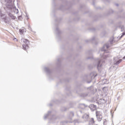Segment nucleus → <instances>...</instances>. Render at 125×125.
I'll list each match as a JSON object with an SVG mask.
<instances>
[{
    "label": "nucleus",
    "mask_w": 125,
    "mask_h": 125,
    "mask_svg": "<svg viewBox=\"0 0 125 125\" xmlns=\"http://www.w3.org/2000/svg\"><path fill=\"white\" fill-rule=\"evenodd\" d=\"M21 42H24V43L22 44V47L23 48V49H24V50H26V49H28V48H29V46H28V44H29V41H28V40L27 39H21Z\"/></svg>",
    "instance_id": "nucleus-1"
},
{
    "label": "nucleus",
    "mask_w": 125,
    "mask_h": 125,
    "mask_svg": "<svg viewBox=\"0 0 125 125\" xmlns=\"http://www.w3.org/2000/svg\"><path fill=\"white\" fill-rule=\"evenodd\" d=\"M110 47V46L108 44H106L104 45L103 47L101 49V51H107V49H108Z\"/></svg>",
    "instance_id": "nucleus-2"
},
{
    "label": "nucleus",
    "mask_w": 125,
    "mask_h": 125,
    "mask_svg": "<svg viewBox=\"0 0 125 125\" xmlns=\"http://www.w3.org/2000/svg\"><path fill=\"white\" fill-rule=\"evenodd\" d=\"M114 60L115 61V65H118V64H120V63H121V62H122V59H120V60H118V58H115Z\"/></svg>",
    "instance_id": "nucleus-3"
},
{
    "label": "nucleus",
    "mask_w": 125,
    "mask_h": 125,
    "mask_svg": "<svg viewBox=\"0 0 125 125\" xmlns=\"http://www.w3.org/2000/svg\"><path fill=\"white\" fill-rule=\"evenodd\" d=\"M103 66V62L102 61H100L97 64V68L99 70V68H101Z\"/></svg>",
    "instance_id": "nucleus-4"
},
{
    "label": "nucleus",
    "mask_w": 125,
    "mask_h": 125,
    "mask_svg": "<svg viewBox=\"0 0 125 125\" xmlns=\"http://www.w3.org/2000/svg\"><path fill=\"white\" fill-rule=\"evenodd\" d=\"M90 108L92 111H94L95 110H96V105L91 104L90 105Z\"/></svg>",
    "instance_id": "nucleus-5"
},
{
    "label": "nucleus",
    "mask_w": 125,
    "mask_h": 125,
    "mask_svg": "<svg viewBox=\"0 0 125 125\" xmlns=\"http://www.w3.org/2000/svg\"><path fill=\"white\" fill-rule=\"evenodd\" d=\"M96 117L98 121H99V122H100V121L102 120V115H99L98 114H97V113H96Z\"/></svg>",
    "instance_id": "nucleus-6"
},
{
    "label": "nucleus",
    "mask_w": 125,
    "mask_h": 125,
    "mask_svg": "<svg viewBox=\"0 0 125 125\" xmlns=\"http://www.w3.org/2000/svg\"><path fill=\"white\" fill-rule=\"evenodd\" d=\"M88 115L85 114L83 115V120L84 121H87V119H88Z\"/></svg>",
    "instance_id": "nucleus-7"
},
{
    "label": "nucleus",
    "mask_w": 125,
    "mask_h": 125,
    "mask_svg": "<svg viewBox=\"0 0 125 125\" xmlns=\"http://www.w3.org/2000/svg\"><path fill=\"white\" fill-rule=\"evenodd\" d=\"M94 124V119L93 118H91L89 121V125H91Z\"/></svg>",
    "instance_id": "nucleus-8"
},
{
    "label": "nucleus",
    "mask_w": 125,
    "mask_h": 125,
    "mask_svg": "<svg viewBox=\"0 0 125 125\" xmlns=\"http://www.w3.org/2000/svg\"><path fill=\"white\" fill-rule=\"evenodd\" d=\"M24 32H26V29H24V28H21L20 29V34L21 35H22Z\"/></svg>",
    "instance_id": "nucleus-9"
},
{
    "label": "nucleus",
    "mask_w": 125,
    "mask_h": 125,
    "mask_svg": "<svg viewBox=\"0 0 125 125\" xmlns=\"http://www.w3.org/2000/svg\"><path fill=\"white\" fill-rule=\"evenodd\" d=\"M105 102V100L103 99H101L99 100L98 103L99 104H103Z\"/></svg>",
    "instance_id": "nucleus-10"
},
{
    "label": "nucleus",
    "mask_w": 125,
    "mask_h": 125,
    "mask_svg": "<svg viewBox=\"0 0 125 125\" xmlns=\"http://www.w3.org/2000/svg\"><path fill=\"white\" fill-rule=\"evenodd\" d=\"M9 17H10V18H11V19H13V20H15V17H14V16H13V15H12V14H9Z\"/></svg>",
    "instance_id": "nucleus-11"
},
{
    "label": "nucleus",
    "mask_w": 125,
    "mask_h": 125,
    "mask_svg": "<svg viewBox=\"0 0 125 125\" xmlns=\"http://www.w3.org/2000/svg\"><path fill=\"white\" fill-rule=\"evenodd\" d=\"M48 114H47L44 116V119H46V118H47V117H48V114H50V113H51V111H48Z\"/></svg>",
    "instance_id": "nucleus-12"
},
{
    "label": "nucleus",
    "mask_w": 125,
    "mask_h": 125,
    "mask_svg": "<svg viewBox=\"0 0 125 125\" xmlns=\"http://www.w3.org/2000/svg\"><path fill=\"white\" fill-rule=\"evenodd\" d=\"M44 70L47 73H48V72H49V69L47 68V67H44Z\"/></svg>",
    "instance_id": "nucleus-13"
},
{
    "label": "nucleus",
    "mask_w": 125,
    "mask_h": 125,
    "mask_svg": "<svg viewBox=\"0 0 125 125\" xmlns=\"http://www.w3.org/2000/svg\"><path fill=\"white\" fill-rule=\"evenodd\" d=\"M125 32H123V33H122V35H121L119 37V39H122V38L123 37H124V36H125Z\"/></svg>",
    "instance_id": "nucleus-14"
},
{
    "label": "nucleus",
    "mask_w": 125,
    "mask_h": 125,
    "mask_svg": "<svg viewBox=\"0 0 125 125\" xmlns=\"http://www.w3.org/2000/svg\"><path fill=\"white\" fill-rule=\"evenodd\" d=\"M79 123H80V122H79L78 120H76L74 121L75 125H77V124H79Z\"/></svg>",
    "instance_id": "nucleus-15"
},
{
    "label": "nucleus",
    "mask_w": 125,
    "mask_h": 125,
    "mask_svg": "<svg viewBox=\"0 0 125 125\" xmlns=\"http://www.w3.org/2000/svg\"><path fill=\"white\" fill-rule=\"evenodd\" d=\"M107 125V121L104 120V125Z\"/></svg>",
    "instance_id": "nucleus-16"
},
{
    "label": "nucleus",
    "mask_w": 125,
    "mask_h": 125,
    "mask_svg": "<svg viewBox=\"0 0 125 125\" xmlns=\"http://www.w3.org/2000/svg\"><path fill=\"white\" fill-rule=\"evenodd\" d=\"M121 28L122 29V31H124V30H125V26H124L123 25Z\"/></svg>",
    "instance_id": "nucleus-17"
},
{
    "label": "nucleus",
    "mask_w": 125,
    "mask_h": 125,
    "mask_svg": "<svg viewBox=\"0 0 125 125\" xmlns=\"http://www.w3.org/2000/svg\"><path fill=\"white\" fill-rule=\"evenodd\" d=\"M16 11H17V12H16V13H17V14L18 13V9H17V10H16Z\"/></svg>",
    "instance_id": "nucleus-18"
},
{
    "label": "nucleus",
    "mask_w": 125,
    "mask_h": 125,
    "mask_svg": "<svg viewBox=\"0 0 125 125\" xmlns=\"http://www.w3.org/2000/svg\"><path fill=\"white\" fill-rule=\"evenodd\" d=\"M20 18H21V16L18 17V19H20Z\"/></svg>",
    "instance_id": "nucleus-19"
},
{
    "label": "nucleus",
    "mask_w": 125,
    "mask_h": 125,
    "mask_svg": "<svg viewBox=\"0 0 125 125\" xmlns=\"http://www.w3.org/2000/svg\"><path fill=\"white\" fill-rule=\"evenodd\" d=\"M71 115H72V116H74V113L73 112L71 113Z\"/></svg>",
    "instance_id": "nucleus-20"
},
{
    "label": "nucleus",
    "mask_w": 125,
    "mask_h": 125,
    "mask_svg": "<svg viewBox=\"0 0 125 125\" xmlns=\"http://www.w3.org/2000/svg\"><path fill=\"white\" fill-rule=\"evenodd\" d=\"M123 59H125V56L123 58Z\"/></svg>",
    "instance_id": "nucleus-21"
},
{
    "label": "nucleus",
    "mask_w": 125,
    "mask_h": 125,
    "mask_svg": "<svg viewBox=\"0 0 125 125\" xmlns=\"http://www.w3.org/2000/svg\"><path fill=\"white\" fill-rule=\"evenodd\" d=\"M102 57H104V56H103Z\"/></svg>",
    "instance_id": "nucleus-22"
}]
</instances>
